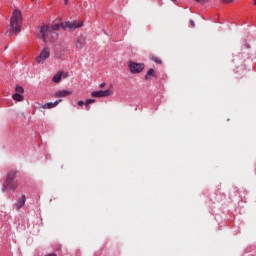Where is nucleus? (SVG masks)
<instances>
[{
    "label": "nucleus",
    "mask_w": 256,
    "mask_h": 256,
    "mask_svg": "<svg viewBox=\"0 0 256 256\" xmlns=\"http://www.w3.org/2000/svg\"><path fill=\"white\" fill-rule=\"evenodd\" d=\"M79 27H83V22H66V23H57L53 26L44 25L40 27L39 37L47 43L49 41L50 43H55L57 39H59V34L57 31L59 29H79Z\"/></svg>",
    "instance_id": "nucleus-1"
},
{
    "label": "nucleus",
    "mask_w": 256,
    "mask_h": 256,
    "mask_svg": "<svg viewBox=\"0 0 256 256\" xmlns=\"http://www.w3.org/2000/svg\"><path fill=\"white\" fill-rule=\"evenodd\" d=\"M17 171L16 169L10 170L6 175V180L2 186V191L5 193L8 189L11 191H15L17 187H19V182L15 179H17Z\"/></svg>",
    "instance_id": "nucleus-2"
},
{
    "label": "nucleus",
    "mask_w": 256,
    "mask_h": 256,
    "mask_svg": "<svg viewBox=\"0 0 256 256\" xmlns=\"http://www.w3.org/2000/svg\"><path fill=\"white\" fill-rule=\"evenodd\" d=\"M23 23V15L21 10L15 9L10 19V29L14 33H21V25Z\"/></svg>",
    "instance_id": "nucleus-3"
},
{
    "label": "nucleus",
    "mask_w": 256,
    "mask_h": 256,
    "mask_svg": "<svg viewBox=\"0 0 256 256\" xmlns=\"http://www.w3.org/2000/svg\"><path fill=\"white\" fill-rule=\"evenodd\" d=\"M49 57H51V49L49 47H44L39 56L36 57V61L37 63L43 65V63H45Z\"/></svg>",
    "instance_id": "nucleus-4"
},
{
    "label": "nucleus",
    "mask_w": 256,
    "mask_h": 256,
    "mask_svg": "<svg viewBox=\"0 0 256 256\" xmlns=\"http://www.w3.org/2000/svg\"><path fill=\"white\" fill-rule=\"evenodd\" d=\"M128 68L130 73H133V74L142 73L143 69H145V64L129 62Z\"/></svg>",
    "instance_id": "nucleus-5"
},
{
    "label": "nucleus",
    "mask_w": 256,
    "mask_h": 256,
    "mask_svg": "<svg viewBox=\"0 0 256 256\" xmlns=\"http://www.w3.org/2000/svg\"><path fill=\"white\" fill-rule=\"evenodd\" d=\"M92 97H111L113 95V84H110L106 90L94 91L91 93Z\"/></svg>",
    "instance_id": "nucleus-6"
},
{
    "label": "nucleus",
    "mask_w": 256,
    "mask_h": 256,
    "mask_svg": "<svg viewBox=\"0 0 256 256\" xmlns=\"http://www.w3.org/2000/svg\"><path fill=\"white\" fill-rule=\"evenodd\" d=\"M86 43H87V38L85 36L83 35L78 36L75 43L76 51H81V49L85 47Z\"/></svg>",
    "instance_id": "nucleus-7"
},
{
    "label": "nucleus",
    "mask_w": 256,
    "mask_h": 256,
    "mask_svg": "<svg viewBox=\"0 0 256 256\" xmlns=\"http://www.w3.org/2000/svg\"><path fill=\"white\" fill-rule=\"evenodd\" d=\"M61 103V99L60 100H56L55 102H48L46 104H43L41 106L42 109H53V107H57V104Z\"/></svg>",
    "instance_id": "nucleus-8"
},
{
    "label": "nucleus",
    "mask_w": 256,
    "mask_h": 256,
    "mask_svg": "<svg viewBox=\"0 0 256 256\" xmlns=\"http://www.w3.org/2000/svg\"><path fill=\"white\" fill-rule=\"evenodd\" d=\"M69 95H73V91H71V90H61V91H58L55 94V97H69Z\"/></svg>",
    "instance_id": "nucleus-9"
},
{
    "label": "nucleus",
    "mask_w": 256,
    "mask_h": 256,
    "mask_svg": "<svg viewBox=\"0 0 256 256\" xmlns=\"http://www.w3.org/2000/svg\"><path fill=\"white\" fill-rule=\"evenodd\" d=\"M25 201H27V197L25 195H22L20 200L15 204L17 211L23 208V206L25 205Z\"/></svg>",
    "instance_id": "nucleus-10"
},
{
    "label": "nucleus",
    "mask_w": 256,
    "mask_h": 256,
    "mask_svg": "<svg viewBox=\"0 0 256 256\" xmlns=\"http://www.w3.org/2000/svg\"><path fill=\"white\" fill-rule=\"evenodd\" d=\"M91 103H95V99H87L85 102L78 101L79 107H83V105H85V107H89V105H91Z\"/></svg>",
    "instance_id": "nucleus-11"
},
{
    "label": "nucleus",
    "mask_w": 256,
    "mask_h": 256,
    "mask_svg": "<svg viewBox=\"0 0 256 256\" xmlns=\"http://www.w3.org/2000/svg\"><path fill=\"white\" fill-rule=\"evenodd\" d=\"M62 77H63V71H59L57 74L54 75V77L52 78V81L54 83H59Z\"/></svg>",
    "instance_id": "nucleus-12"
},
{
    "label": "nucleus",
    "mask_w": 256,
    "mask_h": 256,
    "mask_svg": "<svg viewBox=\"0 0 256 256\" xmlns=\"http://www.w3.org/2000/svg\"><path fill=\"white\" fill-rule=\"evenodd\" d=\"M24 89H23V87H21V86H17L16 87V93H14V94H12V97H23L21 94H19V93H24Z\"/></svg>",
    "instance_id": "nucleus-13"
},
{
    "label": "nucleus",
    "mask_w": 256,
    "mask_h": 256,
    "mask_svg": "<svg viewBox=\"0 0 256 256\" xmlns=\"http://www.w3.org/2000/svg\"><path fill=\"white\" fill-rule=\"evenodd\" d=\"M149 57H150L151 61H153L154 63H157V65H161V63H163L161 58H159L153 54H150Z\"/></svg>",
    "instance_id": "nucleus-14"
},
{
    "label": "nucleus",
    "mask_w": 256,
    "mask_h": 256,
    "mask_svg": "<svg viewBox=\"0 0 256 256\" xmlns=\"http://www.w3.org/2000/svg\"><path fill=\"white\" fill-rule=\"evenodd\" d=\"M151 76H155V70L153 68H150L145 76L146 81H149L151 79Z\"/></svg>",
    "instance_id": "nucleus-15"
},
{
    "label": "nucleus",
    "mask_w": 256,
    "mask_h": 256,
    "mask_svg": "<svg viewBox=\"0 0 256 256\" xmlns=\"http://www.w3.org/2000/svg\"><path fill=\"white\" fill-rule=\"evenodd\" d=\"M55 59H62L63 58V53L60 51H56L54 54Z\"/></svg>",
    "instance_id": "nucleus-16"
},
{
    "label": "nucleus",
    "mask_w": 256,
    "mask_h": 256,
    "mask_svg": "<svg viewBox=\"0 0 256 256\" xmlns=\"http://www.w3.org/2000/svg\"><path fill=\"white\" fill-rule=\"evenodd\" d=\"M14 103H21L23 101V97H13Z\"/></svg>",
    "instance_id": "nucleus-17"
},
{
    "label": "nucleus",
    "mask_w": 256,
    "mask_h": 256,
    "mask_svg": "<svg viewBox=\"0 0 256 256\" xmlns=\"http://www.w3.org/2000/svg\"><path fill=\"white\" fill-rule=\"evenodd\" d=\"M196 3H207V0H195Z\"/></svg>",
    "instance_id": "nucleus-18"
},
{
    "label": "nucleus",
    "mask_w": 256,
    "mask_h": 256,
    "mask_svg": "<svg viewBox=\"0 0 256 256\" xmlns=\"http://www.w3.org/2000/svg\"><path fill=\"white\" fill-rule=\"evenodd\" d=\"M190 25H191V27H195V21H193V20H190Z\"/></svg>",
    "instance_id": "nucleus-19"
},
{
    "label": "nucleus",
    "mask_w": 256,
    "mask_h": 256,
    "mask_svg": "<svg viewBox=\"0 0 256 256\" xmlns=\"http://www.w3.org/2000/svg\"><path fill=\"white\" fill-rule=\"evenodd\" d=\"M105 82H102L100 85H99V87H100V89H103L104 87H105Z\"/></svg>",
    "instance_id": "nucleus-20"
},
{
    "label": "nucleus",
    "mask_w": 256,
    "mask_h": 256,
    "mask_svg": "<svg viewBox=\"0 0 256 256\" xmlns=\"http://www.w3.org/2000/svg\"><path fill=\"white\" fill-rule=\"evenodd\" d=\"M254 5H256V0H254Z\"/></svg>",
    "instance_id": "nucleus-21"
},
{
    "label": "nucleus",
    "mask_w": 256,
    "mask_h": 256,
    "mask_svg": "<svg viewBox=\"0 0 256 256\" xmlns=\"http://www.w3.org/2000/svg\"><path fill=\"white\" fill-rule=\"evenodd\" d=\"M65 5H67V0H65Z\"/></svg>",
    "instance_id": "nucleus-22"
},
{
    "label": "nucleus",
    "mask_w": 256,
    "mask_h": 256,
    "mask_svg": "<svg viewBox=\"0 0 256 256\" xmlns=\"http://www.w3.org/2000/svg\"><path fill=\"white\" fill-rule=\"evenodd\" d=\"M172 1H175V0H172Z\"/></svg>",
    "instance_id": "nucleus-23"
}]
</instances>
